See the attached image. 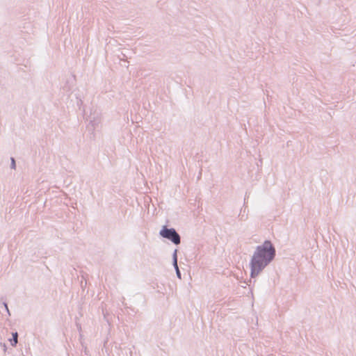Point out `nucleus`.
Instances as JSON below:
<instances>
[{
    "label": "nucleus",
    "mask_w": 356,
    "mask_h": 356,
    "mask_svg": "<svg viewBox=\"0 0 356 356\" xmlns=\"http://www.w3.org/2000/svg\"><path fill=\"white\" fill-rule=\"evenodd\" d=\"M275 249L270 241H265L256 247L250 261V277H257L274 259Z\"/></svg>",
    "instance_id": "obj_1"
},
{
    "label": "nucleus",
    "mask_w": 356,
    "mask_h": 356,
    "mask_svg": "<svg viewBox=\"0 0 356 356\" xmlns=\"http://www.w3.org/2000/svg\"><path fill=\"white\" fill-rule=\"evenodd\" d=\"M159 234L175 245H179L181 243V237L174 228H168L166 226H163L160 230Z\"/></svg>",
    "instance_id": "obj_2"
},
{
    "label": "nucleus",
    "mask_w": 356,
    "mask_h": 356,
    "mask_svg": "<svg viewBox=\"0 0 356 356\" xmlns=\"http://www.w3.org/2000/svg\"><path fill=\"white\" fill-rule=\"evenodd\" d=\"M172 260L173 266L175 268L177 276L178 278L181 279V273L177 265V250H174V252L172 254Z\"/></svg>",
    "instance_id": "obj_3"
},
{
    "label": "nucleus",
    "mask_w": 356,
    "mask_h": 356,
    "mask_svg": "<svg viewBox=\"0 0 356 356\" xmlns=\"http://www.w3.org/2000/svg\"><path fill=\"white\" fill-rule=\"evenodd\" d=\"M17 332L13 333V339L10 340V343L13 346H15L17 343Z\"/></svg>",
    "instance_id": "obj_4"
},
{
    "label": "nucleus",
    "mask_w": 356,
    "mask_h": 356,
    "mask_svg": "<svg viewBox=\"0 0 356 356\" xmlns=\"http://www.w3.org/2000/svg\"><path fill=\"white\" fill-rule=\"evenodd\" d=\"M10 168L12 169H15V168H16L15 161L13 158H11Z\"/></svg>",
    "instance_id": "obj_5"
},
{
    "label": "nucleus",
    "mask_w": 356,
    "mask_h": 356,
    "mask_svg": "<svg viewBox=\"0 0 356 356\" xmlns=\"http://www.w3.org/2000/svg\"><path fill=\"white\" fill-rule=\"evenodd\" d=\"M4 305H5L7 311H8V312H9V311H8V307H7V305H6V304H4Z\"/></svg>",
    "instance_id": "obj_6"
}]
</instances>
